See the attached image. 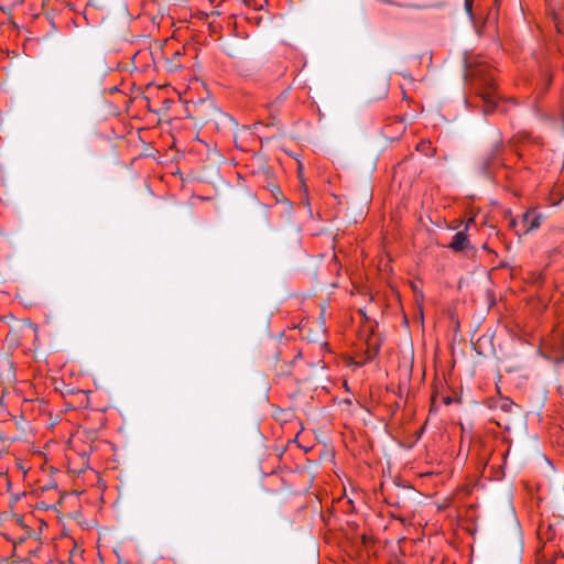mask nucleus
Here are the masks:
<instances>
[{
  "label": "nucleus",
  "instance_id": "obj_1",
  "mask_svg": "<svg viewBox=\"0 0 564 564\" xmlns=\"http://www.w3.org/2000/svg\"><path fill=\"white\" fill-rule=\"evenodd\" d=\"M544 220V216L536 208H530L525 213L522 214L520 225L521 228L517 230L518 236L528 235L531 231H534L540 228L542 221Z\"/></svg>",
  "mask_w": 564,
  "mask_h": 564
},
{
  "label": "nucleus",
  "instance_id": "obj_2",
  "mask_svg": "<svg viewBox=\"0 0 564 564\" xmlns=\"http://www.w3.org/2000/svg\"><path fill=\"white\" fill-rule=\"evenodd\" d=\"M471 223H474V218L468 219L464 230H459L454 235L452 242L448 246L452 250L463 251L464 249L468 248L469 239L466 231L468 229L469 224Z\"/></svg>",
  "mask_w": 564,
  "mask_h": 564
},
{
  "label": "nucleus",
  "instance_id": "obj_3",
  "mask_svg": "<svg viewBox=\"0 0 564 564\" xmlns=\"http://www.w3.org/2000/svg\"><path fill=\"white\" fill-rule=\"evenodd\" d=\"M495 84L489 83L488 88L482 93V99L486 102L487 107L492 108L496 105V94H495Z\"/></svg>",
  "mask_w": 564,
  "mask_h": 564
},
{
  "label": "nucleus",
  "instance_id": "obj_4",
  "mask_svg": "<svg viewBox=\"0 0 564 564\" xmlns=\"http://www.w3.org/2000/svg\"><path fill=\"white\" fill-rule=\"evenodd\" d=\"M496 408H499L501 411L509 413L513 408V402L509 398H501L496 402Z\"/></svg>",
  "mask_w": 564,
  "mask_h": 564
},
{
  "label": "nucleus",
  "instance_id": "obj_5",
  "mask_svg": "<svg viewBox=\"0 0 564 564\" xmlns=\"http://www.w3.org/2000/svg\"><path fill=\"white\" fill-rule=\"evenodd\" d=\"M473 3H474V0H465V10L467 12V14L473 18Z\"/></svg>",
  "mask_w": 564,
  "mask_h": 564
},
{
  "label": "nucleus",
  "instance_id": "obj_6",
  "mask_svg": "<svg viewBox=\"0 0 564 564\" xmlns=\"http://www.w3.org/2000/svg\"><path fill=\"white\" fill-rule=\"evenodd\" d=\"M552 84V75L551 74H545V78H544V86H543V91H545Z\"/></svg>",
  "mask_w": 564,
  "mask_h": 564
},
{
  "label": "nucleus",
  "instance_id": "obj_7",
  "mask_svg": "<svg viewBox=\"0 0 564 564\" xmlns=\"http://www.w3.org/2000/svg\"><path fill=\"white\" fill-rule=\"evenodd\" d=\"M509 226L513 228L516 231L521 228L520 221H518L516 218L510 219Z\"/></svg>",
  "mask_w": 564,
  "mask_h": 564
},
{
  "label": "nucleus",
  "instance_id": "obj_8",
  "mask_svg": "<svg viewBox=\"0 0 564 564\" xmlns=\"http://www.w3.org/2000/svg\"><path fill=\"white\" fill-rule=\"evenodd\" d=\"M367 327H368L370 330H372V324H371V323H368ZM365 330H366V325H364V326H362V329H361V332H360V335H362V334L365 333Z\"/></svg>",
  "mask_w": 564,
  "mask_h": 564
},
{
  "label": "nucleus",
  "instance_id": "obj_9",
  "mask_svg": "<svg viewBox=\"0 0 564 564\" xmlns=\"http://www.w3.org/2000/svg\"><path fill=\"white\" fill-rule=\"evenodd\" d=\"M359 314H360L365 319H367V318H366V314H365V312H364L362 310H359Z\"/></svg>",
  "mask_w": 564,
  "mask_h": 564
},
{
  "label": "nucleus",
  "instance_id": "obj_10",
  "mask_svg": "<svg viewBox=\"0 0 564 564\" xmlns=\"http://www.w3.org/2000/svg\"><path fill=\"white\" fill-rule=\"evenodd\" d=\"M369 346H372V347H376L377 346V343H368Z\"/></svg>",
  "mask_w": 564,
  "mask_h": 564
}]
</instances>
